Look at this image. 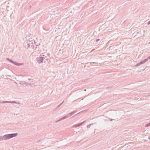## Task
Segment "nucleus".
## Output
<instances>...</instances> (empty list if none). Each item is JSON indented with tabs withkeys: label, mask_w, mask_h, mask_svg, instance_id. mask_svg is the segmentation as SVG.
I'll return each instance as SVG.
<instances>
[{
	"label": "nucleus",
	"mask_w": 150,
	"mask_h": 150,
	"mask_svg": "<svg viewBox=\"0 0 150 150\" xmlns=\"http://www.w3.org/2000/svg\"><path fill=\"white\" fill-rule=\"evenodd\" d=\"M84 90H85V91H86V89H85Z\"/></svg>",
	"instance_id": "26"
},
{
	"label": "nucleus",
	"mask_w": 150,
	"mask_h": 150,
	"mask_svg": "<svg viewBox=\"0 0 150 150\" xmlns=\"http://www.w3.org/2000/svg\"><path fill=\"white\" fill-rule=\"evenodd\" d=\"M147 24L148 25H149V24H150V21L148 22Z\"/></svg>",
	"instance_id": "19"
},
{
	"label": "nucleus",
	"mask_w": 150,
	"mask_h": 150,
	"mask_svg": "<svg viewBox=\"0 0 150 150\" xmlns=\"http://www.w3.org/2000/svg\"><path fill=\"white\" fill-rule=\"evenodd\" d=\"M71 115V114H70V113H69L67 115H66V116H68V117H70V116H71V115Z\"/></svg>",
	"instance_id": "18"
},
{
	"label": "nucleus",
	"mask_w": 150,
	"mask_h": 150,
	"mask_svg": "<svg viewBox=\"0 0 150 150\" xmlns=\"http://www.w3.org/2000/svg\"><path fill=\"white\" fill-rule=\"evenodd\" d=\"M149 59H150V56H149L147 58L145 59L143 61H141L140 62L137 63L136 65H135V66L138 67L142 64L146 62H147Z\"/></svg>",
	"instance_id": "2"
},
{
	"label": "nucleus",
	"mask_w": 150,
	"mask_h": 150,
	"mask_svg": "<svg viewBox=\"0 0 150 150\" xmlns=\"http://www.w3.org/2000/svg\"><path fill=\"white\" fill-rule=\"evenodd\" d=\"M50 53H48L47 54V56H50Z\"/></svg>",
	"instance_id": "20"
},
{
	"label": "nucleus",
	"mask_w": 150,
	"mask_h": 150,
	"mask_svg": "<svg viewBox=\"0 0 150 150\" xmlns=\"http://www.w3.org/2000/svg\"><path fill=\"white\" fill-rule=\"evenodd\" d=\"M148 139H150V136L149 137Z\"/></svg>",
	"instance_id": "23"
},
{
	"label": "nucleus",
	"mask_w": 150,
	"mask_h": 150,
	"mask_svg": "<svg viewBox=\"0 0 150 150\" xmlns=\"http://www.w3.org/2000/svg\"><path fill=\"white\" fill-rule=\"evenodd\" d=\"M31 7V6H30L29 7V8H30Z\"/></svg>",
	"instance_id": "22"
},
{
	"label": "nucleus",
	"mask_w": 150,
	"mask_h": 150,
	"mask_svg": "<svg viewBox=\"0 0 150 150\" xmlns=\"http://www.w3.org/2000/svg\"><path fill=\"white\" fill-rule=\"evenodd\" d=\"M149 126H150V123L146 124L145 125V127H148Z\"/></svg>",
	"instance_id": "10"
},
{
	"label": "nucleus",
	"mask_w": 150,
	"mask_h": 150,
	"mask_svg": "<svg viewBox=\"0 0 150 150\" xmlns=\"http://www.w3.org/2000/svg\"><path fill=\"white\" fill-rule=\"evenodd\" d=\"M68 117V116H64V117H62V118H60V119H59V120H57V121H56L55 122L57 123L59 122V121H61L62 120H63L66 119Z\"/></svg>",
	"instance_id": "6"
},
{
	"label": "nucleus",
	"mask_w": 150,
	"mask_h": 150,
	"mask_svg": "<svg viewBox=\"0 0 150 150\" xmlns=\"http://www.w3.org/2000/svg\"><path fill=\"white\" fill-rule=\"evenodd\" d=\"M93 125V124H90L89 125H88L87 126V128H90L91 127V125Z\"/></svg>",
	"instance_id": "14"
},
{
	"label": "nucleus",
	"mask_w": 150,
	"mask_h": 150,
	"mask_svg": "<svg viewBox=\"0 0 150 150\" xmlns=\"http://www.w3.org/2000/svg\"><path fill=\"white\" fill-rule=\"evenodd\" d=\"M149 44H150V42L149 43Z\"/></svg>",
	"instance_id": "25"
},
{
	"label": "nucleus",
	"mask_w": 150,
	"mask_h": 150,
	"mask_svg": "<svg viewBox=\"0 0 150 150\" xmlns=\"http://www.w3.org/2000/svg\"><path fill=\"white\" fill-rule=\"evenodd\" d=\"M83 112V111H81L76 114H75L72 117H74L75 116H76L78 114H79L81 112Z\"/></svg>",
	"instance_id": "11"
},
{
	"label": "nucleus",
	"mask_w": 150,
	"mask_h": 150,
	"mask_svg": "<svg viewBox=\"0 0 150 150\" xmlns=\"http://www.w3.org/2000/svg\"><path fill=\"white\" fill-rule=\"evenodd\" d=\"M16 103L18 104H19V103H18L17 102H16V101H0V103Z\"/></svg>",
	"instance_id": "5"
},
{
	"label": "nucleus",
	"mask_w": 150,
	"mask_h": 150,
	"mask_svg": "<svg viewBox=\"0 0 150 150\" xmlns=\"http://www.w3.org/2000/svg\"><path fill=\"white\" fill-rule=\"evenodd\" d=\"M6 59L9 62H10L12 63H14V61L8 58H7Z\"/></svg>",
	"instance_id": "9"
},
{
	"label": "nucleus",
	"mask_w": 150,
	"mask_h": 150,
	"mask_svg": "<svg viewBox=\"0 0 150 150\" xmlns=\"http://www.w3.org/2000/svg\"><path fill=\"white\" fill-rule=\"evenodd\" d=\"M13 64H14L16 65L17 66H21L22 65H23V64L22 63H18L16 62H14V63H13Z\"/></svg>",
	"instance_id": "8"
},
{
	"label": "nucleus",
	"mask_w": 150,
	"mask_h": 150,
	"mask_svg": "<svg viewBox=\"0 0 150 150\" xmlns=\"http://www.w3.org/2000/svg\"><path fill=\"white\" fill-rule=\"evenodd\" d=\"M43 58L45 59V60L44 62V63L50 62V60L49 59V58H50V56H49L46 55L45 56V55H43Z\"/></svg>",
	"instance_id": "3"
},
{
	"label": "nucleus",
	"mask_w": 150,
	"mask_h": 150,
	"mask_svg": "<svg viewBox=\"0 0 150 150\" xmlns=\"http://www.w3.org/2000/svg\"><path fill=\"white\" fill-rule=\"evenodd\" d=\"M74 113H75V112H74V111L72 112L71 113H70V114H71L70 115L71 116L72 115H73Z\"/></svg>",
	"instance_id": "15"
},
{
	"label": "nucleus",
	"mask_w": 150,
	"mask_h": 150,
	"mask_svg": "<svg viewBox=\"0 0 150 150\" xmlns=\"http://www.w3.org/2000/svg\"><path fill=\"white\" fill-rule=\"evenodd\" d=\"M83 122H81L80 123L77 124H76L75 125L73 126L72 127H78L81 125L83 124Z\"/></svg>",
	"instance_id": "7"
},
{
	"label": "nucleus",
	"mask_w": 150,
	"mask_h": 150,
	"mask_svg": "<svg viewBox=\"0 0 150 150\" xmlns=\"http://www.w3.org/2000/svg\"><path fill=\"white\" fill-rule=\"evenodd\" d=\"M83 112V111H81L76 114H75L72 117H74L75 116H76L78 114H79L81 112Z\"/></svg>",
	"instance_id": "12"
},
{
	"label": "nucleus",
	"mask_w": 150,
	"mask_h": 150,
	"mask_svg": "<svg viewBox=\"0 0 150 150\" xmlns=\"http://www.w3.org/2000/svg\"><path fill=\"white\" fill-rule=\"evenodd\" d=\"M94 50V49H93L92 50V51H93Z\"/></svg>",
	"instance_id": "24"
},
{
	"label": "nucleus",
	"mask_w": 150,
	"mask_h": 150,
	"mask_svg": "<svg viewBox=\"0 0 150 150\" xmlns=\"http://www.w3.org/2000/svg\"><path fill=\"white\" fill-rule=\"evenodd\" d=\"M37 62L39 64H40L42 63L44 61L43 57L42 56H40L37 58Z\"/></svg>",
	"instance_id": "4"
},
{
	"label": "nucleus",
	"mask_w": 150,
	"mask_h": 150,
	"mask_svg": "<svg viewBox=\"0 0 150 150\" xmlns=\"http://www.w3.org/2000/svg\"><path fill=\"white\" fill-rule=\"evenodd\" d=\"M89 63H90V64H91L92 63H94V64H98V63H97V62H89Z\"/></svg>",
	"instance_id": "17"
},
{
	"label": "nucleus",
	"mask_w": 150,
	"mask_h": 150,
	"mask_svg": "<svg viewBox=\"0 0 150 150\" xmlns=\"http://www.w3.org/2000/svg\"><path fill=\"white\" fill-rule=\"evenodd\" d=\"M17 135L18 134L16 133L6 134L3 137L2 136H0V141H1L3 140H7L10 139L13 137L17 136Z\"/></svg>",
	"instance_id": "1"
},
{
	"label": "nucleus",
	"mask_w": 150,
	"mask_h": 150,
	"mask_svg": "<svg viewBox=\"0 0 150 150\" xmlns=\"http://www.w3.org/2000/svg\"><path fill=\"white\" fill-rule=\"evenodd\" d=\"M100 40V39H96V42H98V41H99V40Z\"/></svg>",
	"instance_id": "16"
},
{
	"label": "nucleus",
	"mask_w": 150,
	"mask_h": 150,
	"mask_svg": "<svg viewBox=\"0 0 150 150\" xmlns=\"http://www.w3.org/2000/svg\"><path fill=\"white\" fill-rule=\"evenodd\" d=\"M74 111V112L75 113H76V112H77V110H75V111Z\"/></svg>",
	"instance_id": "21"
},
{
	"label": "nucleus",
	"mask_w": 150,
	"mask_h": 150,
	"mask_svg": "<svg viewBox=\"0 0 150 150\" xmlns=\"http://www.w3.org/2000/svg\"><path fill=\"white\" fill-rule=\"evenodd\" d=\"M63 103V102L62 103H61L59 105H58L57 106V108H58L60 106L62 105V104Z\"/></svg>",
	"instance_id": "13"
}]
</instances>
